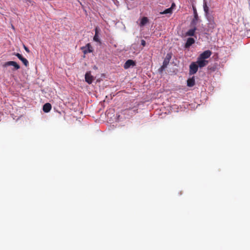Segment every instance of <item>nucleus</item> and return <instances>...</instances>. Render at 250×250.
I'll list each match as a JSON object with an SVG mask.
<instances>
[{"mask_svg":"<svg viewBox=\"0 0 250 250\" xmlns=\"http://www.w3.org/2000/svg\"><path fill=\"white\" fill-rule=\"evenodd\" d=\"M139 104H136L133 107L125 109L123 111L124 115L129 114L131 113V116L138 113Z\"/></svg>","mask_w":250,"mask_h":250,"instance_id":"nucleus-1","label":"nucleus"},{"mask_svg":"<svg viewBox=\"0 0 250 250\" xmlns=\"http://www.w3.org/2000/svg\"><path fill=\"white\" fill-rule=\"evenodd\" d=\"M192 8L193 11V15L194 17L191 21L190 25H196L198 22L201 21V20L199 19L198 16L196 8L195 6L192 5Z\"/></svg>","mask_w":250,"mask_h":250,"instance_id":"nucleus-2","label":"nucleus"},{"mask_svg":"<svg viewBox=\"0 0 250 250\" xmlns=\"http://www.w3.org/2000/svg\"><path fill=\"white\" fill-rule=\"evenodd\" d=\"M8 66H13L15 70H18L20 68V66L16 62L14 61L7 62L3 64V66L4 67H7Z\"/></svg>","mask_w":250,"mask_h":250,"instance_id":"nucleus-3","label":"nucleus"},{"mask_svg":"<svg viewBox=\"0 0 250 250\" xmlns=\"http://www.w3.org/2000/svg\"><path fill=\"white\" fill-rule=\"evenodd\" d=\"M198 65L196 62H192L189 65V74L190 75L195 74L198 71Z\"/></svg>","mask_w":250,"mask_h":250,"instance_id":"nucleus-4","label":"nucleus"},{"mask_svg":"<svg viewBox=\"0 0 250 250\" xmlns=\"http://www.w3.org/2000/svg\"><path fill=\"white\" fill-rule=\"evenodd\" d=\"M211 54H212V53H211V51H210L209 50H206V51H204L202 53H201L199 55L198 58H199L200 59H203L204 60H206V59H207L210 57Z\"/></svg>","mask_w":250,"mask_h":250,"instance_id":"nucleus-5","label":"nucleus"},{"mask_svg":"<svg viewBox=\"0 0 250 250\" xmlns=\"http://www.w3.org/2000/svg\"><path fill=\"white\" fill-rule=\"evenodd\" d=\"M196 63L198 65V67L202 68L206 66L208 64V61L207 60L200 59V58L198 57L197 61Z\"/></svg>","mask_w":250,"mask_h":250,"instance_id":"nucleus-6","label":"nucleus"},{"mask_svg":"<svg viewBox=\"0 0 250 250\" xmlns=\"http://www.w3.org/2000/svg\"><path fill=\"white\" fill-rule=\"evenodd\" d=\"M94 79L93 76L91 75L90 71L87 72L85 74V80L88 84H91L94 81Z\"/></svg>","mask_w":250,"mask_h":250,"instance_id":"nucleus-7","label":"nucleus"},{"mask_svg":"<svg viewBox=\"0 0 250 250\" xmlns=\"http://www.w3.org/2000/svg\"><path fill=\"white\" fill-rule=\"evenodd\" d=\"M136 65V62L132 60H128L125 63L124 67L125 69H127L130 67H133Z\"/></svg>","mask_w":250,"mask_h":250,"instance_id":"nucleus-8","label":"nucleus"},{"mask_svg":"<svg viewBox=\"0 0 250 250\" xmlns=\"http://www.w3.org/2000/svg\"><path fill=\"white\" fill-rule=\"evenodd\" d=\"M192 28L189 29L186 33V36H194L196 30H197L196 25H191Z\"/></svg>","mask_w":250,"mask_h":250,"instance_id":"nucleus-9","label":"nucleus"},{"mask_svg":"<svg viewBox=\"0 0 250 250\" xmlns=\"http://www.w3.org/2000/svg\"><path fill=\"white\" fill-rule=\"evenodd\" d=\"M171 58V56L169 54H167L166 57L165 58L162 66L161 67V71H163L165 68L167 67V65L169 63V60Z\"/></svg>","mask_w":250,"mask_h":250,"instance_id":"nucleus-10","label":"nucleus"},{"mask_svg":"<svg viewBox=\"0 0 250 250\" xmlns=\"http://www.w3.org/2000/svg\"><path fill=\"white\" fill-rule=\"evenodd\" d=\"M195 42V41L194 39H193L192 38H188L187 39V42L185 45V47L186 48H189L192 44L194 43Z\"/></svg>","mask_w":250,"mask_h":250,"instance_id":"nucleus-11","label":"nucleus"},{"mask_svg":"<svg viewBox=\"0 0 250 250\" xmlns=\"http://www.w3.org/2000/svg\"><path fill=\"white\" fill-rule=\"evenodd\" d=\"M100 31V28L98 27H96L95 29V34L93 37V40L96 42H100V40L99 37L98 35V34H99Z\"/></svg>","mask_w":250,"mask_h":250,"instance_id":"nucleus-12","label":"nucleus"},{"mask_svg":"<svg viewBox=\"0 0 250 250\" xmlns=\"http://www.w3.org/2000/svg\"><path fill=\"white\" fill-rule=\"evenodd\" d=\"M82 49H84L83 51L84 54L91 53L93 51L92 47L89 43H87L86 46L84 47H83Z\"/></svg>","mask_w":250,"mask_h":250,"instance_id":"nucleus-13","label":"nucleus"},{"mask_svg":"<svg viewBox=\"0 0 250 250\" xmlns=\"http://www.w3.org/2000/svg\"><path fill=\"white\" fill-rule=\"evenodd\" d=\"M52 106L49 103H46L43 106V111L44 112L47 113L51 109Z\"/></svg>","mask_w":250,"mask_h":250,"instance_id":"nucleus-14","label":"nucleus"},{"mask_svg":"<svg viewBox=\"0 0 250 250\" xmlns=\"http://www.w3.org/2000/svg\"><path fill=\"white\" fill-rule=\"evenodd\" d=\"M203 8L205 15H208V13H209V7L207 5V2L206 0H204Z\"/></svg>","mask_w":250,"mask_h":250,"instance_id":"nucleus-15","label":"nucleus"},{"mask_svg":"<svg viewBox=\"0 0 250 250\" xmlns=\"http://www.w3.org/2000/svg\"><path fill=\"white\" fill-rule=\"evenodd\" d=\"M195 84V80L193 77L189 79L187 81V85L188 86L191 87Z\"/></svg>","mask_w":250,"mask_h":250,"instance_id":"nucleus-16","label":"nucleus"},{"mask_svg":"<svg viewBox=\"0 0 250 250\" xmlns=\"http://www.w3.org/2000/svg\"><path fill=\"white\" fill-rule=\"evenodd\" d=\"M148 20L147 17H143L141 20V21L140 22V25L144 26L148 22Z\"/></svg>","mask_w":250,"mask_h":250,"instance_id":"nucleus-17","label":"nucleus"},{"mask_svg":"<svg viewBox=\"0 0 250 250\" xmlns=\"http://www.w3.org/2000/svg\"><path fill=\"white\" fill-rule=\"evenodd\" d=\"M172 13V8H169L165 10H164L163 12H160L161 14H171Z\"/></svg>","mask_w":250,"mask_h":250,"instance_id":"nucleus-18","label":"nucleus"},{"mask_svg":"<svg viewBox=\"0 0 250 250\" xmlns=\"http://www.w3.org/2000/svg\"><path fill=\"white\" fill-rule=\"evenodd\" d=\"M205 16L209 22H210V23H211V22H213L214 23V18L212 16L210 15L209 13H208V15H205Z\"/></svg>","mask_w":250,"mask_h":250,"instance_id":"nucleus-19","label":"nucleus"},{"mask_svg":"<svg viewBox=\"0 0 250 250\" xmlns=\"http://www.w3.org/2000/svg\"><path fill=\"white\" fill-rule=\"evenodd\" d=\"M20 60L22 62V63L24 64V65L25 66H27L28 65V64H29L28 61L25 58L22 57V59H21Z\"/></svg>","mask_w":250,"mask_h":250,"instance_id":"nucleus-20","label":"nucleus"},{"mask_svg":"<svg viewBox=\"0 0 250 250\" xmlns=\"http://www.w3.org/2000/svg\"><path fill=\"white\" fill-rule=\"evenodd\" d=\"M24 2L27 3L28 4L29 3H30L31 5L33 4V2L32 1V0H23Z\"/></svg>","mask_w":250,"mask_h":250,"instance_id":"nucleus-21","label":"nucleus"},{"mask_svg":"<svg viewBox=\"0 0 250 250\" xmlns=\"http://www.w3.org/2000/svg\"><path fill=\"white\" fill-rule=\"evenodd\" d=\"M15 55L16 56H17V57H18L20 60H21V59H22V58L23 57L21 54H20V53H16V54H15Z\"/></svg>","mask_w":250,"mask_h":250,"instance_id":"nucleus-22","label":"nucleus"},{"mask_svg":"<svg viewBox=\"0 0 250 250\" xmlns=\"http://www.w3.org/2000/svg\"><path fill=\"white\" fill-rule=\"evenodd\" d=\"M146 41L144 40H141V45L143 46H145L146 45Z\"/></svg>","mask_w":250,"mask_h":250,"instance_id":"nucleus-23","label":"nucleus"},{"mask_svg":"<svg viewBox=\"0 0 250 250\" xmlns=\"http://www.w3.org/2000/svg\"><path fill=\"white\" fill-rule=\"evenodd\" d=\"M24 48L27 53H29L30 52L29 49L26 46L24 45Z\"/></svg>","mask_w":250,"mask_h":250,"instance_id":"nucleus-24","label":"nucleus"},{"mask_svg":"<svg viewBox=\"0 0 250 250\" xmlns=\"http://www.w3.org/2000/svg\"><path fill=\"white\" fill-rule=\"evenodd\" d=\"M175 6V4L174 3H173L171 6V7L170 8H172V10L173 9V8H174V7Z\"/></svg>","mask_w":250,"mask_h":250,"instance_id":"nucleus-25","label":"nucleus"}]
</instances>
